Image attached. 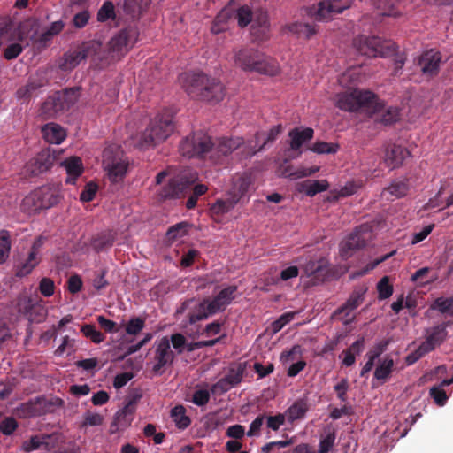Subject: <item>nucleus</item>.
I'll return each mask as SVG.
<instances>
[{
	"label": "nucleus",
	"mask_w": 453,
	"mask_h": 453,
	"mask_svg": "<svg viewBox=\"0 0 453 453\" xmlns=\"http://www.w3.org/2000/svg\"><path fill=\"white\" fill-rule=\"evenodd\" d=\"M173 119L168 112L157 115L142 133L140 146L142 148L154 147L165 142L174 130Z\"/></svg>",
	"instance_id": "39448f33"
},
{
	"label": "nucleus",
	"mask_w": 453,
	"mask_h": 453,
	"mask_svg": "<svg viewBox=\"0 0 453 453\" xmlns=\"http://www.w3.org/2000/svg\"><path fill=\"white\" fill-rule=\"evenodd\" d=\"M189 224L188 222H180L172 226L166 233V236L169 241H175L179 238L185 236L188 234V228Z\"/></svg>",
	"instance_id": "de8ad7c7"
},
{
	"label": "nucleus",
	"mask_w": 453,
	"mask_h": 453,
	"mask_svg": "<svg viewBox=\"0 0 453 453\" xmlns=\"http://www.w3.org/2000/svg\"><path fill=\"white\" fill-rule=\"evenodd\" d=\"M40 196L39 188L27 196L22 202L24 210L28 211L29 212H35L37 211L43 210V206H39L42 203Z\"/></svg>",
	"instance_id": "58836bf2"
},
{
	"label": "nucleus",
	"mask_w": 453,
	"mask_h": 453,
	"mask_svg": "<svg viewBox=\"0 0 453 453\" xmlns=\"http://www.w3.org/2000/svg\"><path fill=\"white\" fill-rule=\"evenodd\" d=\"M115 241V237L111 233H102L94 237L91 241V246L96 252H101L111 248Z\"/></svg>",
	"instance_id": "473e14b6"
},
{
	"label": "nucleus",
	"mask_w": 453,
	"mask_h": 453,
	"mask_svg": "<svg viewBox=\"0 0 453 453\" xmlns=\"http://www.w3.org/2000/svg\"><path fill=\"white\" fill-rule=\"evenodd\" d=\"M17 305L19 312L32 323H41L47 317V308L41 301H38L37 296L33 297L25 294L20 295L18 297Z\"/></svg>",
	"instance_id": "9b49d317"
},
{
	"label": "nucleus",
	"mask_w": 453,
	"mask_h": 453,
	"mask_svg": "<svg viewBox=\"0 0 453 453\" xmlns=\"http://www.w3.org/2000/svg\"><path fill=\"white\" fill-rule=\"evenodd\" d=\"M97 189H98V186L95 182L90 181V182L87 183L86 186L84 187V189L81 193V196H80L81 201L86 202V203L92 201L97 192Z\"/></svg>",
	"instance_id": "680f3d73"
},
{
	"label": "nucleus",
	"mask_w": 453,
	"mask_h": 453,
	"mask_svg": "<svg viewBox=\"0 0 453 453\" xmlns=\"http://www.w3.org/2000/svg\"><path fill=\"white\" fill-rule=\"evenodd\" d=\"M237 286L232 285L223 288L214 298H204L194 311L188 313V322L193 325L207 319L219 311H224L235 297Z\"/></svg>",
	"instance_id": "20e7f679"
},
{
	"label": "nucleus",
	"mask_w": 453,
	"mask_h": 453,
	"mask_svg": "<svg viewBox=\"0 0 453 453\" xmlns=\"http://www.w3.org/2000/svg\"><path fill=\"white\" fill-rule=\"evenodd\" d=\"M11 235L9 231H0V264H4L10 256L11 251Z\"/></svg>",
	"instance_id": "c03bdc74"
},
{
	"label": "nucleus",
	"mask_w": 453,
	"mask_h": 453,
	"mask_svg": "<svg viewBox=\"0 0 453 453\" xmlns=\"http://www.w3.org/2000/svg\"><path fill=\"white\" fill-rule=\"evenodd\" d=\"M234 65L245 72H255L273 76L278 73L277 63L258 50L242 48L234 57Z\"/></svg>",
	"instance_id": "7ed1b4c3"
},
{
	"label": "nucleus",
	"mask_w": 453,
	"mask_h": 453,
	"mask_svg": "<svg viewBox=\"0 0 453 453\" xmlns=\"http://www.w3.org/2000/svg\"><path fill=\"white\" fill-rule=\"evenodd\" d=\"M138 32L134 27H127L116 34L108 42V54L111 60L125 56L137 41Z\"/></svg>",
	"instance_id": "9d476101"
},
{
	"label": "nucleus",
	"mask_w": 453,
	"mask_h": 453,
	"mask_svg": "<svg viewBox=\"0 0 453 453\" xmlns=\"http://www.w3.org/2000/svg\"><path fill=\"white\" fill-rule=\"evenodd\" d=\"M47 80L42 76H32L28 79L27 84L17 90V96L19 99H29L34 96L37 90L44 87Z\"/></svg>",
	"instance_id": "a878e982"
},
{
	"label": "nucleus",
	"mask_w": 453,
	"mask_h": 453,
	"mask_svg": "<svg viewBox=\"0 0 453 453\" xmlns=\"http://www.w3.org/2000/svg\"><path fill=\"white\" fill-rule=\"evenodd\" d=\"M39 191L41 194L40 197L42 201L39 206H43V209H49L59 203L60 196L51 188L42 187L39 188Z\"/></svg>",
	"instance_id": "2f4dec72"
},
{
	"label": "nucleus",
	"mask_w": 453,
	"mask_h": 453,
	"mask_svg": "<svg viewBox=\"0 0 453 453\" xmlns=\"http://www.w3.org/2000/svg\"><path fill=\"white\" fill-rule=\"evenodd\" d=\"M58 436L52 434H36L32 436L29 440L22 442V449L25 452H32L34 450L43 449L45 450L52 449L58 444Z\"/></svg>",
	"instance_id": "412c9836"
},
{
	"label": "nucleus",
	"mask_w": 453,
	"mask_h": 453,
	"mask_svg": "<svg viewBox=\"0 0 453 453\" xmlns=\"http://www.w3.org/2000/svg\"><path fill=\"white\" fill-rule=\"evenodd\" d=\"M171 417L179 429L187 428L190 423V418L186 415V409L182 405H176L171 410Z\"/></svg>",
	"instance_id": "c9c22d12"
},
{
	"label": "nucleus",
	"mask_w": 453,
	"mask_h": 453,
	"mask_svg": "<svg viewBox=\"0 0 453 453\" xmlns=\"http://www.w3.org/2000/svg\"><path fill=\"white\" fill-rule=\"evenodd\" d=\"M23 50V47L19 42H13L9 44L4 50V57L7 60H12L16 58Z\"/></svg>",
	"instance_id": "774afa93"
},
{
	"label": "nucleus",
	"mask_w": 453,
	"mask_h": 453,
	"mask_svg": "<svg viewBox=\"0 0 453 453\" xmlns=\"http://www.w3.org/2000/svg\"><path fill=\"white\" fill-rule=\"evenodd\" d=\"M67 173L65 182L68 184H75L77 179L82 174L84 171L83 164L79 157H70L60 162Z\"/></svg>",
	"instance_id": "393cba45"
},
{
	"label": "nucleus",
	"mask_w": 453,
	"mask_h": 453,
	"mask_svg": "<svg viewBox=\"0 0 453 453\" xmlns=\"http://www.w3.org/2000/svg\"><path fill=\"white\" fill-rule=\"evenodd\" d=\"M103 165L107 171L111 182H119L125 177L127 163L119 154H113V148L109 147L103 151Z\"/></svg>",
	"instance_id": "4468645a"
},
{
	"label": "nucleus",
	"mask_w": 453,
	"mask_h": 453,
	"mask_svg": "<svg viewBox=\"0 0 453 453\" xmlns=\"http://www.w3.org/2000/svg\"><path fill=\"white\" fill-rule=\"evenodd\" d=\"M78 96V88L57 91L50 96L42 104L41 114L46 118H54L59 112L69 110L76 103Z\"/></svg>",
	"instance_id": "6e6552de"
},
{
	"label": "nucleus",
	"mask_w": 453,
	"mask_h": 453,
	"mask_svg": "<svg viewBox=\"0 0 453 453\" xmlns=\"http://www.w3.org/2000/svg\"><path fill=\"white\" fill-rule=\"evenodd\" d=\"M394 365V360L388 356L380 360L374 371V378L379 380H386L391 374Z\"/></svg>",
	"instance_id": "72a5a7b5"
},
{
	"label": "nucleus",
	"mask_w": 453,
	"mask_h": 453,
	"mask_svg": "<svg viewBox=\"0 0 453 453\" xmlns=\"http://www.w3.org/2000/svg\"><path fill=\"white\" fill-rule=\"evenodd\" d=\"M368 290V287L365 285H360L354 288L349 299L336 311L333 316L337 317L341 315L344 311H354L356 310L365 300V295Z\"/></svg>",
	"instance_id": "5701e85b"
},
{
	"label": "nucleus",
	"mask_w": 453,
	"mask_h": 453,
	"mask_svg": "<svg viewBox=\"0 0 453 453\" xmlns=\"http://www.w3.org/2000/svg\"><path fill=\"white\" fill-rule=\"evenodd\" d=\"M353 46L361 55L367 57H388L396 51V46L391 41L377 36L359 35L353 40Z\"/></svg>",
	"instance_id": "0eeeda50"
},
{
	"label": "nucleus",
	"mask_w": 453,
	"mask_h": 453,
	"mask_svg": "<svg viewBox=\"0 0 453 453\" xmlns=\"http://www.w3.org/2000/svg\"><path fill=\"white\" fill-rule=\"evenodd\" d=\"M441 62V54L431 49L423 52L418 58V65L422 73L427 77H434L438 74Z\"/></svg>",
	"instance_id": "a211bd4d"
},
{
	"label": "nucleus",
	"mask_w": 453,
	"mask_h": 453,
	"mask_svg": "<svg viewBox=\"0 0 453 453\" xmlns=\"http://www.w3.org/2000/svg\"><path fill=\"white\" fill-rule=\"evenodd\" d=\"M371 236V227L361 225L341 242L340 254L343 259L350 257L356 250L364 248Z\"/></svg>",
	"instance_id": "f8f14e48"
},
{
	"label": "nucleus",
	"mask_w": 453,
	"mask_h": 453,
	"mask_svg": "<svg viewBox=\"0 0 453 453\" xmlns=\"http://www.w3.org/2000/svg\"><path fill=\"white\" fill-rule=\"evenodd\" d=\"M266 414H259L250 425L247 436L254 437L260 434L262 426L265 423Z\"/></svg>",
	"instance_id": "4d7b16f0"
},
{
	"label": "nucleus",
	"mask_w": 453,
	"mask_h": 453,
	"mask_svg": "<svg viewBox=\"0 0 453 453\" xmlns=\"http://www.w3.org/2000/svg\"><path fill=\"white\" fill-rule=\"evenodd\" d=\"M154 359L156 361L153 366V372L157 374L163 372V368L171 365L174 359V354L171 350L170 342L166 337H164L157 346Z\"/></svg>",
	"instance_id": "aec40b11"
},
{
	"label": "nucleus",
	"mask_w": 453,
	"mask_h": 453,
	"mask_svg": "<svg viewBox=\"0 0 453 453\" xmlns=\"http://www.w3.org/2000/svg\"><path fill=\"white\" fill-rule=\"evenodd\" d=\"M289 30L306 39H310L317 33L316 25L310 23H293L289 26Z\"/></svg>",
	"instance_id": "79ce46f5"
},
{
	"label": "nucleus",
	"mask_w": 453,
	"mask_h": 453,
	"mask_svg": "<svg viewBox=\"0 0 453 453\" xmlns=\"http://www.w3.org/2000/svg\"><path fill=\"white\" fill-rule=\"evenodd\" d=\"M410 155L407 149L395 143H387L384 145V163L390 169L400 167L404 159Z\"/></svg>",
	"instance_id": "6ab92c4d"
},
{
	"label": "nucleus",
	"mask_w": 453,
	"mask_h": 453,
	"mask_svg": "<svg viewBox=\"0 0 453 453\" xmlns=\"http://www.w3.org/2000/svg\"><path fill=\"white\" fill-rule=\"evenodd\" d=\"M145 326V320L140 317L131 318L125 327V331L129 335H137Z\"/></svg>",
	"instance_id": "603ef678"
},
{
	"label": "nucleus",
	"mask_w": 453,
	"mask_h": 453,
	"mask_svg": "<svg viewBox=\"0 0 453 453\" xmlns=\"http://www.w3.org/2000/svg\"><path fill=\"white\" fill-rule=\"evenodd\" d=\"M239 203L238 197H234L227 193L226 198H219L210 207L211 216L214 220L219 221V218L231 211Z\"/></svg>",
	"instance_id": "b1692460"
},
{
	"label": "nucleus",
	"mask_w": 453,
	"mask_h": 453,
	"mask_svg": "<svg viewBox=\"0 0 453 453\" xmlns=\"http://www.w3.org/2000/svg\"><path fill=\"white\" fill-rule=\"evenodd\" d=\"M388 344L389 340H382L376 343L366 354L367 357L376 360L386 351Z\"/></svg>",
	"instance_id": "e2e57ef3"
},
{
	"label": "nucleus",
	"mask_w": 453,
	"mask_h": 453,
	"mask_svg": "<svg viewBox=\"0 0 453 453\" xmlns=\"http://www.w3.org/2000/svg\"><path fill=\"white\" fill-rule=\"evenodd\" d=\"M115 12L114 5L111 2L106 1L103 4L101 8L97 12V20L100 22H104L109 19H114Z\"/></svg>",
	"instance_id": "864d4df0"
},
{
	"label": "nucleus",
	"mask_w": 453,
	"mask_h": 453,
	"mask_svg": "<svg viewBox=\"0 0 453 453\" xmlns=\"http://www.w3.org/2000/svg\"><path fill=\"white\" fill-rule=\"evenodd\" d=\"M319 170V166H311V167H302L297 169L295 172L288 173V170H285V175L289 177L292 180H297L303 177L311 176L316 173Z\"/></svg>",
	"instance_id": "5fc2aeb1"
},
{
	"label": "nucleus",
	"mask_w": 453,
	"mask_h": 453,
	"mask_svg": "<svg viewBox=\"0 0 453 453\" xmlns=\"http://www.w3.org/2000/svg\"><path fill=\"white\" fill-rule=\"evenodd\" d=\"M336 434L331 427L325 429V435L320 439L319 445V453H328L334 447Z\"/></svg>",
	"instance_id": "a19ab883"
},
{
	"label": "nucleus",
	"mask_w": 453,
	"mask_h": 453,
	"mask_svg": "<svg viewBox=\"0 0 453 453\" xmlns=\"http://www.w3.org/2000/svg\"><path fill=\"white\" fill-rule=\"evenodd\" d=\"M295 312H286L282 314L278 319L273 321L271 325L273 333L280 332L287 324H288L295 317Z\"/></svg>",
	"instance_id": "bf43d9fd"
},
{
	"label": "nucleus",
	"mask_w": 453,
	"mask_h": 453,
	"mask_svg": "<svg viewBox=\"0 0 453 453\" xmlns=\"http://www.w3.org/2000/svg\"><path fill=\"white\" fill-rule=\"evenodd\" d=\"M81 332L94 343L98 344L104 341V335L96 328L95 325L84 324L81 326Z\"/></svg>",
	"instance_id": "09e8293b"
},
{
	"label": "nucleus",
	"mask_w": 453,
	"mask_h": 453,
	"mask_svg": "<svg viewBox=\"0 0 453 453\" xmlns=\"http://www.w3.org/2000/svg\"><path fill=\"white\" fill-rule=\"evenodd\" d=\"M196 180V174H190L188 179L185 174L169 180L160 191L163 199L182 198L191 190V186Z\"/></svg>",
	"instance_id": "2eb2a0df"
},
{
	"label": "nucleus",
	"mask_w": 453,
	"mask_h": 453,
	"mask_svg": "<svg viewBox=\"0 0 453 453\" xmlns=\"http://www.w3.org/2000/svg\"><path fill=\"white\" fill-rule=\"evenodd\" d=\"M286 421L285 415L282 413H278L274 416L266 415L265 418V425L266 427L273 431H278L280 427L284 425Z\"/></svg>",
	"instance_id": "13d9d810"
},
{
	"label": "nucleus",
	"mask_w": 453,
	"mask_h": 453,
	"mask_svg": "<svg viewBox=\"0 0 453 453\" xmlns=\"http://www.w3.org/2000/svg\"><path fill=\"white\" fill-rule=\"evenodd\" d=\"M245 368V363L233 365L230 366L227 374L224 378L232 385V387H235L242 381Z\"/></svg>",
	"instance_id": "4c0bfd02"
},
{
	"label": "nucleus",
	"mask_w": 453,
	"mask_h": 453,
	"mask_svg": "<svg viewBox=\"0 0 453 453\" xmlns=\"http://www.w3.org/2000/svg\"><path fill=\"white\" fill-rule=\"evenodd\" d=\"M282 131L281 125L273 126L266 134V138L264 140L263 143L252 151V154H255L257 151L261 150L268 142H272L277 139L280 134Z\"/></svg>",
	"instance_id": "0e129e2a"
},
{
	"label": "nucleus",
	"mask_w": 453,
	"mask_h": 453,
	"mask_svg": "<svg viewBox=\"0 0 453 453\" xmlns=\"http://www.w3.org/2000/svg\"><path fill=\"white\" fill-rule=\"evenodd\" d=\"M429 395L438 406H444L448 401V395L441 387H432L429 390Z\"/></svg>",
	"instance_id": "6e6d98bb"
},
{
	"label": "nucleus",
	"mask_w": 453,
	"mask_h": 453,
	"mask_svg": "<svg viewBox=\"0 0 453 453\" xmlns=\"http://www.w3.org/2000/svg\"><path fill=\"white\" fill-rule=\"evenodd\" d=\"M242 143V137L222 138L213 142L211 136L198 131L188 135L180 142V152L188 158L197 157L216 164L222 157L232 153Z\"/></svg>",
	"instance_id": "f257e3e1"
},
{
	"label": "nucleus",
	"mask_w": 453,
	"mask_h": 453,
	"mask_svg": "<svg viewBox=\"0 0 453 453\" xmlns=\"http://www.w3.org/2000/svg\"><path fill=\"white\" fill-rule=\"evenodd\" d=\"M409 190L408 180L393 181L388 188L383 189V193H388L397 198L404 196Z\"/></svg>",
	"instance_id": "ea45409f"
},
{
	"label": "nucleus",
	"mask_w": 453,
	"mask_h": 453,
	"mask_svg": "<svg viewBox=\"0 0 453 453\" xmlns=\"http://www.w3.org/2000/svg\"><path fill=\"white\" fill-rule=\"evenodd\" d=\"M253 12L248 5L239 7L235 12V19L242 27H246L252 21Z\"/></svg>",
	"instance_id": "8fccbe9b"
},
{
	"label": "nucleus",
	"mask_w": 453,
	"mask_h": 453,
	"mask_svg": "<svg viewBox=\"0 0 453 453\" xmlns=\"http://www.w3.org/2000/svg\"><path fill=\"white\" fill-rule=\"evenodd\" d=\"M451 324V321H446L426 330L425 342L432 348L433 350L447 339V327Z\"/></svg>",
	"instance_id": "4be33fe9"
},
{
	"label": "nucleus",
	"mask_w": 453,
	"mask_h": 453,
	"mask_svg": "<svg viewBox=\"0 0 453 453\" xmlns=\"http://www.w3.org/2000/svg\"><path fill=\"white\" fill-rule=\"evenodd\" d=\"M304 272L307 276H314L317 279L324 277L327 273L326 261H309L304 266Z\"/></svg>",
	"instance_id": "f704fd0d"
},
{
	"label": "nucleus",
	"mask_w": 453,
	"mask_h": 453,
	"mask_svg": "<svg viewBox=\"0 0 453 453\" xmlns=\"http://www.w3.org/2000/svg\"><path fill=\"white\" fill-rule=\"evenodd\" d=\"M64 404L63 400L53 396H40L22 403L21 411L29 417L42 416L47 413H52L57 408Z\"/></svg>",
	"instance_id": "ddd939ff"
},
{
	"label": "nucleus",
	"mask_w": 453,
	"mask_h": 453,
	"mask_svg": "<svg viewBox=\"0 0 453 453\" xmlns=\"http://www.w3.org/2000/svg\"><path fill=\"white\" fill-rule=\"evenodd\" d=\"M336 106L345 111H357L361 108L378 111V97L369 90L354 89L337 95Z\"/></svg>",
	"instance_id": "423d86ee"
},
{
	"label": "nucleus",
	"mask_w": 453,
	"mask_h": 453,
	"mask_svg": "<svg viewBox=\"0 0 453 453\" xmlns=\"http://www.w3.org/2000/svg\"><path fill=\"white\" fill-rule=\"evenodd\" d=\"M399 119V111L396 107H389L380 115V121L384 125H390Z\"/></svg>",
	"instance_id": "052dcab7"
},
{
	"label": "nucleus",
	"mask_w": 453,
	"mask_h": 453,
	"mask_svg": "<svg viewBox=\"0 0 453 453\" xmlns=\"http://www.w3.org/2000/svg\"><path fill=\"white\" fill-rule=\"evenodd\" d=\"M96 320L102 329L106 333H118L120 330V326L117 325L113 320L108 319L104 316H98Z\"/></svg>",
	"instance_id": "69168bd1"
},
{
	"label": "nucleus",
	"mask_w": 453,
	"mask_h": 453,
	"mask_svg": "<svg viewBox=\"0 0 453 453\" xmlns=\"http://www.w3.org/2000/svg\"><path fill=\"white\" fill-rule=\"evenodd\" d=\"M339 150V144L318 141L310 147V150L317 154H335Z\"/></svg>",
	"instance_id": "49530a36"
},
{
	"label": "nucleus",
	"mask_w": 453,
	"mask_h": 453,
	"mask_svg": "<svg viewBox=\"0 0 453 453\" xmlns=\"http://www.w3.org/2000/svg\"><path fill=\"white\" fill-rule=\"evenodd\" d=\"M102 48L99 41L92 40L82 42L77 48L69 50L58 60V68L67 72L74 69L82 60L96 55Z\"/></svg>",
	"instance_id": "1a4fd4ad"
},
{
	"label": "nucleus",
	"mask_w": 453,
	"mask_h": 453,
	"mask_svg": "<svg viewBox=\"0 0 453 453\" xmlns=\"http://www.w3.org/2000/svg\"><path fill=\"white\" fill-rule=\"evenodd\" d=\"M180 81L185 91L194 99L216 104L225 96L223 84L203 73H184Z\"/></svg>",
	"instance_id": "f03ea898"
},
{
	"label": "nucleus",
	"mask_w": 453,
	"mask_h": 453,
	"mask_svg": "<svg viewBox=\"0 0 453 453\" xmlns=\"http://www.w3.org/2000/svg\"><path fill=\"white\" fill-rule=\"evenodd\" d=\"M251 180L249 175L242 174L237 176L234 179L233 187L228 193L234 197H238V201L240 202L241 198L248 192Z\"/></svg>",
	"instance_id": "7c9ffc66"
},
{
	"label": "nucleus",
	"mask_w": 453,
	"mask_h": 453,
	"mask_svg": "<svg viewBox=\"0 0 453 453\" xmlns=\"http://www.w3.org/2000/svg\"><path fill=\"white\" fill-rule=\"evenodd\" d=\"M42 133L43 138L52 144H60L66 137L65 129L55 123L46 124L42 127Z\"/></svg>",
	"instance_id": "c85d7f7f"
},
{
	"label": "nucleus",
	"mask_w": 453,
	"mask_h": 453,
	"mask_svg": "<svg viewBox=\"0 0 453 453\" xmlns=\"http://www.w3.org/2000/svg\"><path fill=\"white\" fill-rule=\"evenodd\" d=\"M40 258L35 252H29L28 257L22 265L18 267L16 275L18 277H24L29 274L32 270L39 264Z\"/></svg>",
	"instance_id": "37998d69"
},
{
	"label": "nucleus",
	"mask_w": 453,
	"mask_h": 453,
	"mask_svg": "<svg viewBox=\"0 0 453 453\" xmlns=\"http://www.w3.org/2000/svg\"><path fill=\"white\" fill-rule=\"evenodd\" d=\"M314 130L311 127H304L303 129L294 128L289 131L288 136L290 137V150L297 151L302 145L313 138Z\"/></svg>",
	"instance_id": "bb28decb"
},
{
	"label": "nucleus",
	"mask_w": 453,
	"mask_h": 453,
	"mask_svg": "<svg viewBox=\"0 0 453 453\" xmlns=\"http://www.w3.org/2000/svg\"><path fill=\"white\" fill-rule=\"evenodd\" d=\"M353 4V0H325L319 3L311 17L316 21H326L333 15L342 13L344 10L349 8Z\"/></svg>",
	"instance_id": "dca6fc26"
},
{
	"label": "nucleus",
	"mask_w": 453,
	"mask_h": 453,
	"mask_svg": "<svg viewBox=\"0 0 453 453\" xmlns=\"http://www.w3.org/2000/svg\"><path fill=\"white\" fill-rule=\"evenodd\" d=\"M308 403L305 399L296 400L287 411L291 421L302 418L308 411Z\"/></svg>",
	"instance_id": "e433bc0d"
},
{
	"label": "nucleus",
	"mask_w": 453,
	"mask_h": 453,
	"mask_svg": "<svg viewBox=\"0 0 453 453\" xmlns=\"http://www.w3.org/2000/svg\"><path fill=\"white\" fill-rule=\"evenodd\" d=\"M329 185L326 180H305L299 184V191L304 192L309 196H314L318 193L323 192L328 188Z\"/></svg>",
	"instance_id": "c756f323"
},
{
	"label": "nucleus",
	"mask_w": 453,
	"mask_h": 453,
	"mask_svg": "<svg viewBox=\"0 0 453 453\" xmlns=\"http://www.w3.org/2000/svg\"><path fill=\"white\" fill-rule=\"evenodd\" d=\"M378 298L384 300L393 294V286L389 282L388 276L382 277L377 284Z\"/></svg>",
	"instance_id": "3c124183"
},
{
	"label": "nucleus",
	"mask_w": 453,
	"mask_h": 453,
	"mask_svg": "<svg viewBox=\"0 0 453 453\" xmlns=\"http://www.w3.org/2000/svg\"><path fill=\"white\" fill-rule=\"evenodd\" d=\"M432 310H437L441 313L453 316V297H438L431 304Z\"/></svg>",
	"instance_id": "a18cd8bd"
},
{
	"label": "nucleus",
	"mask_w": 453,
	"mask_h": 453,
	"mask_svg": "<svg viewBox=\"0 0 453 453\" xmlns=\"http://www.w3.org/2000/svg\"><path fill=\"white\" fill-rule=\"evenodd\" d=\"M18 428V422L14 418H5L0 423V431L4 435H11Z\"/></svg>",
	"instance_id": "338daca9"
},
{
	"label": "nucleus",
	"mask_w": 453,
	"mask_h": 453,
	"mask_svg": "<svg viewBox=\"0 0 453 453\" xmlns=\"http://www.w3.org/2000/svg\"><path fill=\"white\" fill-rule=\"evenodd\" d=\"M251 34L258 39H264L269 28L267 12L259 10L253 13Z\"/></svg>",
	"instance_id": "cd10ccee"
},
{
	"label": "nucleus",
	"mask_w": 453,
	"mask_h": 453,
	"mask_svg": "<svg viewBox=\"0 0 453 453\" xmlns=\"http://www.w3.org/2000/svg\"><path fill=\"white\" fill-rule=\"evenodd\" d=\"M56 160L57 156L54 150H44L32 158L26 168L31 175L36 176L50 170Z\"/></svg>",
	"instance_id": "f3484780"
}]
</instances>
